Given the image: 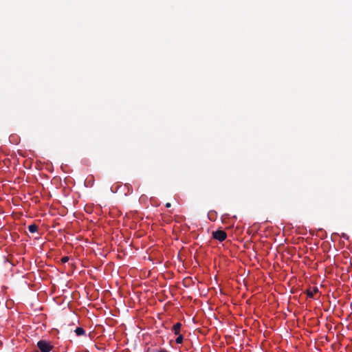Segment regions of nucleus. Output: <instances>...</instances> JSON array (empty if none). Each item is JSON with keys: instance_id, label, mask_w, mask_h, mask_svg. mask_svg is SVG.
Listing matches in <instances>:
<instances>
[{"instance_id": "5", "label": "nucleus", "mask_w": 352, "mask_h": 352, "mask_svg": "<svg viewBox=\"0 0 352 352\" xmlns=\"http://www.w3.org/2000/svg\"><path fill=\"white\" fill-rule=\"evenodd\" d=\"M75 333L78 336L85 335V331L82 327H77L75 330Z\"/></svg>"}, {"instance_id": "1", "label": "nucleus", "mask_w": 352, "mask_h": 352, "mask_svg": "<svg viewBox=\"0 0 352 352\" xmlns=\"http://www.w3.org/2000/svg\"><path fill=\"white\" fill-rule=\"evenodd\" d=\"M36 345L41 352H50L54 348L50 342L45 340H39Z\"/></svg>"}, {"instance_id": "4", "label": "nucleus", "mask_w": 352, "mask_h": 352, "mask_svg": "<svg viewBox=\"0 0 352 352\" xmlns=\"http://www.w3.org/2000/svg\"><path fill=\"white\" fill-rule=\"evenodd\" d=\"M182 324L180 322H177L173 325L172 330L175 335H178L179 333Z\"/></svg>"}, {"instance_id": "6", "label": "nucleus", "mask_w": 352, "mask_h": 352, "mask_svg": "<svg viewBox=\"0 0 352 352\" xmlns=\"http://www.w3.org/2000/svg\"><path fill=\"white\" fill-rule=\"evenodd\" d=\"M28 230L31 233H34L38 230V226L36 224H31L28 226Z\"/></svg>"}, {"instance_id": "9", "label": "nucleus", "mask_w": 352, "mask_h": 352, "mask_svg": "<svg viewBox=\"0 0 352 352\" xmlns=\"http://www.w3.org/2000/svg\"><path fill=\"white\" fill-rule=\"evenodd\" d=\"M69 258L68 256H63V257L61 258V263H65L67 261H69Z\"/></svg>"}, {"instance_id": "3", "label": "nucleus", "mask_w": 352, "mask_h": 352, "mask_svg": "<svg viewBox=\"0 0 352 352\" xmlns=\"http://www.w3.org/2000/svg\"><path fill=\"white\" fill-rule=\"evenodd\" d=\"M318 288L317 287H314L311 289L307 290V295L309 298H314L315 294L318 292Z\"/></svg>"}, {"instance_id": "11", "label": "nucleus", "mask_w": 352, "mask_h": 352, "mask_svg": "<svg viewBox=\"0 0 352 352\" xmlns=\"http://www.w3.org/2000/svg\"><path fill=\"white\" fill-rule=\"evenodd\" d=\"M35 352H41V351H35Z\"/></svg>"}, {"instance_id": "2", "label": "nucleus", "mask_w": 352, "mask_h": 352, "mask_svg": "<svg viewBox=\"0 0 352 352\" xmlns=\"http://www.w3.org/2000/svg\"><path fill=\"white\" fill-rule=\"evenodd\" d=\"M212 234L214 239L218 240L220 242L223 241L227 237L226 232L222 230H217L214 231L212 232Z\"/></svg>"}, {"instance_id": "7", "label": "nucleus", "mask_w": 352, "mask_h": 352, "mask_svg": "<svg viewBox=\"0 0 352 352\" xmlns=\"http://www.w3.org/2000/svg\"><path fill=\"white\" fill-rule=\"evenodd\" d=\"M183 336L181 334H178V336L177 337L175 342L177 344H181L183 342Z\"/></svg>"}, {"instance_id": "8", "label": "nucleus", "mask_w": 352, "mask_h": 352, "mask_svg": "<svg viewBox=\"0 0 352 352\" xmlns=\"http://www.w3.org/2000/svg\"><path fill=\"white\" fill-rule=\"evenodd\" d=\"M124 186L127 188L128 192L131 194L133 191L131 185L129 184H125Z\"/></svg>"}, {"instance_id": "10", "label": "nucleus", "mask_w": 352, "mask_h": 352, "mask_svg": "<svg viewBox=\"0 0 352 352\" xmlns=\"http://www.w3.org/2000/svg\"><path fill=\"white\" fill-rule=\"evenodd\" d=\"M170 206H171L170 203H166V208H170Z\"/></svg>"}]
</instances>
